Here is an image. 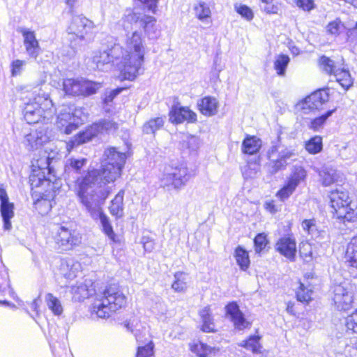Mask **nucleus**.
Segmentation results:
<instances>
[{"instance_id": "f257e3e1", "label": "nucleus", "mask_w": 357, "mask_h": 357, "mask_svg": "<svg viewBox=\"0 0 357 357\" xmlns=\"http://www.w3.org/2000/svg\"><path fill=\"white\" fill-rule=\"evenodd\" d=\"M146 48L142 34L135 30L126 33L121 60L118 64L121 79L133 80L143 72Z\"/></svg>"}, {"instance_id": "f03ea898", "label": "nucleus", "mask_w": 357, "mask_h": 357, "mask_svg": "<svg viewBox=\"0 0 357 357\" xmlns=\"http://www.w3.org/2000/svg\"><path fill=\"white\" fill-rule=\"evenodd\" d=\"M98 171L92 169L83 177L79 178L76 182V194L80 203L85 207L91 217H96L100 214L101 206L109 195L107 190L95 188L100 177Z\"/></svg>"}, {"instance_id": "7ed1b4c3", "label": "nucleus", "mask_w": 357, "mask_h": 357, "mask_svg": "<svg viewBox=\"0 0 357 357\" xmlns=\"http://www.w3.org/2000/svg\"><path fill=\"white\" fill-rule=\"evenodd\" d=\"M45 80L35 87L33 91L36 93L33 102H29L24 109V117L29 124L39 122H47L52 119L54 114V109L49 93L46 92L48 85Z\"/></svg>"}, {"instance_id": "20e7f679", "label": "nucleus", "mask_w": 357, "mask_h": 357, "mask_svg": "<svg viewBox=\"0 0 357 357\" xmlns=\"http://www.w3.org/2000/svg\"><path fill=\"white\" fill-rule=\"evenodd\" d=\"M126 298L116 286H109L98 295L92 305L91 313L98 318H109L113 313L126 305Z\"/></svg>"}, {"instance_id": "39448f33", "label": "nucleus", "mask_w": 357, "mask_h": 357, "mask_svg": "<svg viewBox=\"0 0 357 357\" xmlns=\"http://www.w3.org/2000/svg\"><path fill=\"white\" fill-rule=\"evenodd\" d=\"M126 161V155L116 147L107 149L103 154L102 170L98 176L104 183L114 182L121 175Z\"/></svg>"}, {"instance_id": "423d86ee", "label": "nucleus", "mask_w": 357, "mask_h": 357, "mask_svg": "<svg viewBox=\"0 0 357 357\" xmlns=\"http://www.w3.org/2000/svg\"><path fill=\"white\" fill-rule=\"evenodd\" d=\"M190 178L185 164L169 165L165 167L159 178L160 186L168 190H180Z\"/></svg>"}, {"instance_id": "0eeeda50", "label": "nucleus", "mask_w": 357, "mask_h": 357, "mask_svg": "<svg viewBox=\"0 0 357 357\" xmlns=\"http://www.w3.org/2000/svg\"><path fill=\"white\" fill-rule=\"evenodd\" d=\"M93 28V22L82 15L73 16L66 30L71 47L76 48L86 43Z\"/></svg>"}, {"instance_id": "6e6552de", "label": "nucleus", "mask_w": 357, "mask_h": 357, "mask_svg": "<svg viewBox=\"0 0 357 357\" xmlns=\"http://www.w3.org/2000/svg\"><path fill=\"white\" fill-rule=\"evenodd\" d=\"M139 23L143 28L146 35L150 39L158 37V33L156 28V19L150 15H141L140 13L129 11L122 20V26L125 31L132 29V24Z\"/></svg>"}, {"instance_id": "1a4fd4ad", "label": "nucleus", "mask_w": 357, "mask_h": 357, "mask_svg": "<svg viewBox=\"0 0 357 357\" xmlns=\"http://www.w3.org/2000/svg\"><path fill=\"white\" fill-rule=\"evenodd\" d=\"M52 234L56 245L61 250H70L81 243L79 234L66 225H54Z\"/></svg>"}, {"instance_id": "9d476101", "label": "nucleus", "mask_w": 357, "mask_h": 357, "mask_svg": "<svg viewBox=\"0 0 357 357\" xmlns=\"http://www.w3.org/2000/svg\"><path fill=\"white\" fill-rule=\"evenodd\" d=\"M102 84L83 79H65L63 81V90L70 96H88L96 93Z\"/></svg>"}, {"instance_id": "9b49d317", "label": "nucleus", "mask_w": 357, "mask_h": 357, "mask_svg": "<svg viewBox=\"0 0 357 357\" xmlns=\"http://www.w3.org/2000/svg\"><path fill=\"white\" fill-rule=\"evenodd\" d=\"M331 207L335 211L339 218L351 221L354 216V211L349 207L351 201L348 192L340 187L332 190L330 194Z\"/></svg>"}, {"instance_id": "f8f14e48", "label": "nucleus", "mask_w": 357, "mask_h": 357, "mask_svg": "<svg viewBox=\"0 0 357 357\" xmlns=\"http://www.w3.org/2000/svg\"><path fill=\"white\" fill-rule=\"evenodd\" d=\"M355 287L349 282L337 284L333 288V301L340 311L350 310L354 302Z\"/></svg>"}, {"instance_id": "ddd939ff", "label": "nucleus", "mask_w": 357, "mask_h": 357, "mask_svg": "<svg viewBox=\"0 0 357 357\" xmlns=\"http://www.w3.org/2000/svg\"><path fill=\"white\" fill-rule=\"evenodd\" d=\"M295 156V150L292 148L272 146L268 152L269 172L273 174L284 169L288 160Z\"/></svg>"}, {"instance_id": "4468645a", "label": "nucleus", "mask_w": 357, "mask_h": 357, "mask_svg": "<svg viewBox=\"0 0 357 357\" xmlns=\"http://www.w3.org/2000/svg\"><path fill=\"white\" fill-rule=\"evenodd\" d=\"M23 37V43L26 54L32 59H36L40 53V47L36 37V33L26 27L19 29Z\"/></svg>"}, {"instance_id": "2eb2a0df", "label": "nucleus", "mask_w": 357, "mask_h": 357, "mask_svg": "<svg viewBox=\"0 0 357 357\" xmlns=\"http://www.w3.org/2000/svg\"><path fill=\"white\" fill-rule=\"evenodd\" d=\"M275 250L289 260L294 261L296 254V239L291 235H287L278 239Z\"/></svg>"}, {"instance_id": "dca6fc26", "label": "nucleus", "mask_w": 357, "mask_h": 357, "mask_svg": "<svg viewBox=\"0 0 357 357\" xmlns=\"http://www.w3.org/2000/svg\"><path fill=\"white\" fill-rule=\"evenodd\" d=\"M50 135L45 128L31 132L24 137V144L29 149H38V147L47 143L50 139Z\"/></svg>"}, {"instance_id": "f3484780", "label": "nucleus", "mask_w": 357, "mask_h": 357, "mask_svg": "<svg viewBox=\"0 0 357 357\" xmlns=\"http://www.w3.org/2000/svg\"><path fill=\"white\" fill-rule=\"evenodd\" d=\"M80 269V264L73 259L66 258L59 261L56 271V275L66 280H72L77 276Z\"/></svg>"}, {"instance_id": "a211bd4d", "label": "nucleus", "mask_w": 357, "mask_h": 357, "mask_svg": "<svg viewBox=\"0 0 357 357\" xmlns=\"http://www.w3.org/2000/svg\"><path fill=\"white\" fill-rule=\"evenodd\" d=\"M169 121L173 123H181L184 121L188 123L195 122L196 114L187 107L173 106L169 112Z\"/></svg>"}, {"instance_id": "6ab92c4d", "label": "nucleus", "mask_w": 357, "mask_h": 357, "mask_svg": "<svg viewBox=\"0 0 357 357\" xmlns=\"http://www.w3.org/2000/svg\"><path fill=\"white\" fill-rule=\"evenodd\" d=\"M115 49L109 51L95 52L92 56V67L102 71L110 69L113 62V55H112V53Z\"/></svg>"}, {"instance_id": "aec40b11", "label": "nucleus", "mask_w": 357, "mask_h": 357, "mask_svg": "<svg viewBox=\"0 0 357 357\" xmlns=\"http://www.w3.org/2000/svg\"><path fill=\"white\" fill-rule=\"evenodd\" d=\"M98 126L93 124L88 127L85 130L80 132L75 135L73 139L69 141L66 144V149L68 152L75 146L89 142L93 137L98 135Z\"/></svg>"}, {"instance_id": "412c9836", "label": "nucleus", "mask_w": 357, "mask_h": 357, "mask_svg": "<svg viewBox=\"0 0 357 357\" xmlns=\"http://www.w3.org/2000/svg\"><path fill=\"white\" fill-rule=\"evenodd\" d=\"M72 107L68 106H63L61 109L59 114L57 116L56 120V126L65 134L69 135L73 130H75V128H70L73 122V116H72Z\"/></svg>"}, {"instance_id": "4be33fe9", "label": "nucleus", "mask_w": 357, "mask_h": 357, "mask_svg": "<svg viewBox=\"0 0 357 357\" xmlns=\"http://www.w3.org/2000/svg\"><path fill=\"white\" fill-rule=\"evenodd\" d=\"M226 312L237 329L243 330L250 326V324L245 319L236 303H229L226 306Z\"/></svg>"}, {"instance_id": "5701e85b", "label": "nucleus", "mask_w": 357, "mask_h": 357, "mask_svg": "<svg viewBox=\"0 0 357 357\" xmlns=\"http://www.w3.org/2000/svg\"><path fill=\"white\" fill-rule=\"evenodd\" d=\"M50 158L45 151L40 150L31 162V169H40L48 174L51 172Z\"/></svg>"}, {"instance_id": "b1692460", "label": "nucleus", "mask_w": 357, "mask_h": 357, "mask_svg": "<svg viewBox=\"0 0 357 357\" xmlns=\"http://www.w3.org/2000/svg\"><path fill=\"white\" fill-rule=\"evenodd\" d=\"M201 113L205 116H213L218 112V102L215 98L204 97L198 104Z\"/></svg>"}, {"instance_id": "393cba45", "label": "nucleus", "mask_w": 357, "mask_h": 357, "mask_svg": "<svg viewBox=\"0 0 357 357\" xmlns=\"http://www.w3.org/2000/svg\"><path fill=\"white\" fill-rule=\"evenodd\" d=\"M29 183L31 189L50 184V181L46 178V172L36 169H31V172L29 176Z\"/></svg>"}, {"instance_id": "a878e982", "label": "nucleus", "mask_w": 357, "mask_h": 357, "mask_svg": "<svg viewBox=\"0 0 357 357\" xmlns=\"http://www.w3.org/2000/svg\"><path fill=\"white\" fill-rule=\"evenodd\" d=\"M123 197L124 191L120 190L112 200L111 205L109 207L110 213L116 218H121L123 215Z\"/></svg>"}, {"instance_id": "bb28decb", "label": "nucleus", "mask_w": 357, "mask_h": 357, "mask_svg": "<svg viewBox=\"0 0 357 357\" xmlns=\"http://www.w3.org/2000/svg\"><path fill=\"white\" fill-rule=\"evenodd\" d=\"M93 220H99L102 230L104 234L112 241H116V234L114 232L112 226L109 218L103 213L102 209L100 211V214L96 217H91Z\"/></svg>"}, {"instance_id": "cd10ccee", "label": "nucleus", "mask_w": 357, "mask_h": 357, "mask_svg": "<svg viewBox=\"0 0 357 357\" xmlns=\"http://www.w3.org/2000/svg\"><path fill=\"white\" fill-rule=\"evenodd\" d=\"M261 146V141L255 136H248L242 143V151L244 153L253 155L259 151Z\"/></svg>"}, {"instance_id": "c85d7f7f", "label": "nucleus", "mask_w": 357, "mask_h": 357, "mask_svg": "<svg viewBox=\"0 0 357 357\" xmlns=\"http://www.w3.org/2000/svg\"><path fill=\"white\" fill-rule=\"evenodd\" d=\"M310 102H312V107L315 110H319L322 105L328 101L329 96L326 90L321 89L317 91L308 96Z\"/></svg>"}, {"instance_id": "c756f323", "label": "nucleus", "mask_w": 357, "mask_h": 357, "mask_svg": "<svg viewBox=\"0 0 357 357\" xmlns=\"http://www.w3.org/2000/svg\"><path fill=\"white\" fill-rule=\"evenodd\" d=\"M345 257L351 266L357 268V234L347 244Z\"/></svg>"}, {"instance_id": "7c9ffc66", "label": "nucleus", "mask_w": 357, "mask_h": 357, "mask_svg": "<svg viewBox=\"0 0 357 357\" xmlns=\"http://www.w3.org/2000/svg\"><path fill=\"white\" fill-rule=\"evenodd\" d=\"M14 206L10 202L1 203L0 212L3 220V227L6 230H10L12 227L10 219L14 216Z\"/></svg>"}, {"instance_id": "2f4dec72", "label": "nucleus", "mask_w": 357, "mask_h": 357, "mask_svg": "<svg viewBox=\"0 0 357 357\" xmlns=\"http://www.w3.org/2000/svg\"><path fill=\"white\" fill-rule=\"evenodd\" d=\"M333 75L344 89H348L353 84L349 72L344 68H337Z\"/></svg>"}, {"instance_id": "473e14b6", "label": "nucleus", "mask_w": 357, "mask_h": 357, "mask_svg": "<svg viewBox=\"0 0 357 357\" xmlns=\"http://www.w3.org/2000/svg\"><path fill=\"white\" fill-rule=\"evenodd\" d=\"M323 185L328 186L338 181L341 175L339 172L332 168L326 167L319 172Z\"/></svg>"}, {"instance_id": "72a5a7b5", "label": "nucleus", "mask_w": 357, "mask_h": 357, "mask_svg": "<svg viewBox=\"0 0 357 357\" xmlns=\"http://www.w3.org/2000/svg\"><path fill=\"white\" fill-rule=\"evenodd\" d=\"M45 301L47 306L55 316H60L63 312V305L59 298L52 294L45 295Z\"/></svg>"}, {"instance_id": "f704fd0d", "label": "nucleus", "mask_w": 357, "mask_h": 357, "mask_svg": "<svg viewBox=\"0 0 357 357\" xmlns=\"http://www.w3.org/2000/svg\"><path fill=\"white\" fill-rule=\"evenodd\" d=\"M71 291L73 294L74 299L79 301L88 298L93 293V289H89L86 284L82 282H80L75 286H73Z\"/></svg>"}, {"instance_id": "c9c22d12", "label": "nucleus", "mask_w": 357, "mask_h": 357, "mask_svg": "<svg viewBox=\"0 0 357 357\" xmlns=\"http://www.w3.org/2000/svg\"><path fill=\"white\" fill-rule=\"evenodd\" d=\"M234 257L236 259L237 264L240 268L243 271H245L248 268L250 261L249 258L248 252L241 246H238L234 252Z\"/></svg>"}, {"instance_id": "e433bc0d", "label": "nucleus", "mask_w": 357, "mask_h": 357, "mask_svg": "<svg viewBox=\"0 0 357 357\" xmlns=\"http://www.w3.org/2000/svg\"><path fill=\"white\" fill-rule=\"evenodd\" d=\"M261 337L259 335H251L248 340H243L239 343V346L245 348L255 354H260L262 349L259 340Z\"/></svg>"}, {"instance_id": "4c0bfd02", "label": "nucleus", "mask_w": 357, "mask_h": 357, "mask_svg": "<svg viewBox=\"0 0 357 357\" xmlns=\"http://www.w3.org/2000/svg\"><path fill=\"white\" fill-rule=\"evenodd\" d=\"M306 176V171L304 168L301 166H295L294 167L287 182L296 188L301 182L305 181Z\"/></svg>"}, {"instance_id": "58836bf2", "label": "nucleus", "mask_w": 357, "mask_h": 357, "mask_svg": "<svg viewBox=\"0 0 357 357\" xmlns=\"http://www.w3.org/2000/svg\"><path fill=\"white\" fill-rule=\"evenodd\" d=\"M68 107H72V116L73 122L70 126V128H75V130L79 125L83 124L88 118V114L84 111L82 108H77L73 105H69Z\"/></svg>"}, {"instance_id": "ea45409f", "label": "nucleus", "mask_w": 357, "mask_h": 357, "mask_svg": "<svg viewBox=\"0 0 357 357\" xmlns=\"http://www.w3.org/2000/svg\"><path fill=\"white\" fill-rule=\"evenodd\" d=\"M188 275L183 272H176L174 274V281L172 288L176 292H184L188 288Z\"/></svg>"}, {"instance_id": "a19ab883", "label": "nucleus", "mask_w": 357, "mask_h": 357, "mask_svg": "<svg viewBox=\"0 0 357 357\" xmlns=\"http://www.w3.org/2000/svg\"><path fill=\"white\" fill-rule=\"evenodd\" d=\"M199 314L203 322L202 331L206 333L214 331L215 326L211 319V311L209 307H205L204 308H203L200 311Z\"/></svg>"}, {"instance_id": "79ce46f5", "label": "nucleus", "mask_w": 357, "mask_h": 357, "mask_svg": "<svg viewBox=\"0 0 357 357\" xmlns=\"http://www.w3.org/2000/svg\"><path fill=\"white\" fill-rule=\"evenodd\" d=\"M190 349L199 357H208L215 351V349L210 347L202 342H197L190 345Z\"/></svg>"}, {"instance_id": "37998d69", "label": "nucleus", "mask_w": 357, "mask_h": 357, "mask_svg": "<svg viewBox=\"0 0 357 357\" xmlns=\"http://www.w3.org/2000/svg\"><path fill=\"white\" fill-rule=\"evenodd\" d=\"M194 10L196 17L201 21L204 22L211 17V11L209 6L204 1H199L194 6Z\"/></svg>"}, {"instance_id": "c03bdc74", "label": "nucleus", "mask_w": 357, "mask_h": 357, "mask_svg": "<svg viewBox=\"0 0 357 357\" xmlns=\"http://www.w3.org/2000/svg\"><path fill=\"white\" fill-rule=\"evenodd\" d=\"M289 61L290 59L287 55L280 54L275 57L274 68L278 75L284 76L285 75L286 68Z\"/></svg>"}, {"instance_id": "a18cd8bd", "label": "nucleus", "mask_w": 357, "mask_h": 357, "mask_svg": "<svg viewBox=\"0 0 357 357\" xmlns=\"http://www.w3.org/2000/svg\"><path fill=\"white\" fill-rule=\"evenodd\" d=\"M164 125V119L157 117L149 120L143 126V132L146 134H154L155 131L160 129Z\"/></svg>"}, {"instance_id": "49530a36", "label": "nucleus", "mask_w": 357, "mask_h": 357, "mask_svg": "<svg viewBox=\"0 0 357 357\" xmlns=\"http://www.w3.org/2000/svg\"><path fill=\"white\" fill-rule=\"evenodd\" d=\"M93 125L98 127V134L114 132L119 128L118 123L109 119H104Z\"/></svg>"}, {"instance_id": "de8ad7c7", "label": "nucleus", "mask_w": 357, "mask_h": 357, "mask_svg": "<svg viewBox=\"0 0 357 357\" xmlns=\"http://www.w3.org/2000/svg\"><path fill=\"white\" fill-rule=\"evenodd\" d=\"M302 228L307 231L312 238H318L321 235V231L319 230L318 226L314 219L304 220L301 224Z\"/></svg>"}, {"instance_id": "09e8293b", "label": "nucleus", "mask_w": 357, "mask_h": 357, "mask_svg": "<svg viewBox=\"0 0 357 357\" xmlns=\"http://www.w3.org/2000/svg\"><path fill=\"white\" fill-rule=\"evenodd\" d=\"M322 138L314 136L305 143V149L311 154H316L322 150Z\"/></svg>"}, {"instance_id": "8fccbe9b", "label": "nucleus", "mask_w": 357, "mask_h": 357, "mask_svg": "<svg viewBox=\"0 0 357 357\" xmlns=\"http://www.w3.org/2000/svg\"><path fill=\"white\" fill-rule=\"evenodd\" d=\"M260 170V165L257 162L248 163L242 169V174L245 179L253 178L257 176Z\"/></svg>"}, {"instance_id": "3c124183", "label": "nucleus", "mask_w": 357, "mask_h": 357, "mask_svg": "<svg viewBox=\"0 0 357 357\" xmlns=\"http://www.w3.org/2000/svg\"><path fill=\"white\" fill-rule=\"evenodd\" d=\"M334 112H335V109L329 110V111L326 112V113H325L324 114H322L321 116L312 119L310 121V124L309 126L310 128H311L315 131L321 129L323 127V126L325 123L327 119L330 116H331Z\"/></svg>"}, {"instance_id": "603ef678", "label": "nucleus", "mask_w": 357, "mask_h": 357, "mask_svg": "<svg viewBox=\"0 0 357 357\" xmlns=\"http://www.w3.org/2000/svg\"><path fill=\"white\" fill-rule=\"evenodd\" d=\"M312 290L308 289L302 283H299V287L296 291V298L300 302L307 303L311 300Z\"/></svg>"}, {"instance_id": "864d4df0", "label": "nucleus", "mask_w": 357, "mask_h": 357, "mask_svg": "<svg viewBox=\"0 0 357 357\" xmlns=\"http://www.w3.org/2000/svg\"><path fill=\"white\" fill-rule=\"evenodd\" d=\"M299 251L301 258L305 262H310L312 260V246L310 243L307 242L302 243Z\"/></svg>"}, {"instance_id": "5fc2aeb1", "label": "nucleus", "mask_w": 357, "mask_h": 357, "mask_svg": "<svg viewBox=\"0 0 357 357\" xmlns=\"http://www.w3.org/2000/svg\"><path fill=\"white\" fill-rule=\"evenodd\" d=\"M200 145V140L196 136L189 135L187 136L183 142V147L189 149L191 151H197Z\"/></svg>"}, {"instance_id": "6e6d98bb", "label": "nucleus", "mask_w": 357, "mask_h": 357, "mask_svg": "<svg viewBox=\"0 0 357 357\" xmlns=\"http://www.w3.org/2000/svg\"><path fill=\"white\" fill-rule=\"evenodd\" d=\"M87 160L84 158H69L67 161V163L66 165V169L71 168L72 169L79 172L86 164Z\"/></svg>"}, {"instance_id": "4d7b16f0", "label": "nucleus", "mask_w": 357, "mask_h": 357, "mask_svg": "<svg viewBox=\"0 0 357 357\" xmlns=\"http://www.w3.org/2000/svg\"><path fill=\"white\" fill-rule=\"evenodd\" d=\"M26 61L24 60L15 59L10 64V72L13 77L20 75L24 69Z\"/></svg>"}, {"instance_id": "13d9d810", "label": "nucleus", "mask_w": 357, "mask_h": 357, "mask_svg": "<svg viewBox=\"0 0 357 357\" xmlns=\"http://www.w3.org/2000/svg\"><path fill=\"white\" fill-rule=\"evenodd\" d=\"M235 10L245 20L250 21L254 17V13L251 8L243 4H235Z\"/></svg>"}, {"instance_id": "bf43d9fd", "label": "nucleus", "mask_w": 357, "mask_h": 357, "mask_svg": "<svg viewBox=\"0 0 357 357\" xmlns=\"http://www.w3.org/2000/svg\"><path fill=\"white\" fill-rule=\"evenodd\" d=\"M344 28V26L342 22L336 19L327 25L326 29L331 35L337 36L343 31Z\"/></svg>"}, {"instance_id": "052dcab7", "label": "nucleus", "mask_w": 357, "mask_h": 357, "mask_svg": "<svg viewBox=\"0 0 357 357\" xmlns=\"http://www.w3.org/2000/svg\"><path fill=\"white\" fill-rule=\"evenodd\" d=\"M345 325L348 332L357 334V309L346 318Z\"/></svg>"}, {"instance_id": "680f3d73", "label": "nucleus", "mask_w": 357, "mask_h": 357, "mask_svg": "<svg viewBox=\"0 0 357 357\" xmlns=\"http://www.w3.org/2000/svg\"><path fill=\"white\" fill-rule=\"evenodd\" d=\"M320 64L323 70L330 75H333L334 71L337 68L335 66L333 61L325 56L321 57Z\"/></svg>"}, {"instance_id": "e2e57ef3", "label": "nucleus", "mask_w": 357, "mask_h": 357, "mask_svg": "<svg viewBox=\"0 0 357 357\" xmlns=\"http://www.w3.org/2000/svg\"><path fill=\"white\" fill-rule=\"evenodd\" d=\"M254 243L255 252L259 253L265 248L268 243L266 236L264 234H257L254 239Z\"/></svg>"}, {"instance_id": "0e129e2a", "label": "nucleus", "mask_w": 357, "mask_h": 357, "mask_svg": "<svg viewBox=\"0 0 357 357\" xmlns=\"http://www.w3.org/2000/svg\"><path fill=\"white\" fill-rule=\"evenodd\" d=\"M308 101L309 98L307 96L304 100H301L297 104L296 108L298 111H301V114H307L315 111L314 107H312L313 105L312 104V102H310Z\"/></svg>"}, {"instance_id": "69168bd1", "label": "nucleus", "mask_w": 357, "mask_h": 357, "mask_svg": "<svg viewBox=\"0 0 357 357\" xmlns=\"http://www.w3.org/2000/svg\"><path fill=\"white\" fill-rule=\"evenodd\" d=\"M153 347L154 345L152 342L144 347H139L137 357H154Z\"/></svg>"}, {"instance_id": "338daca9", "label": "nucleus", "mask_w": 357, "mask_h": 357, "mask_svg": "<svg viewBox=\"0 0 357 357\" xmlns=\"http://www.w3.org/2000/svg\"><path fill=\"white\" fill-rule=\"evenodd\" d=\"M152 312L158 316H164L167 311V305L160 298H157L155 304L151 307Z\"/></svg>"}, {"instance_id": "774afa93", "label": "nucleus", "mask_w": 357, "mask_h": 357, "mask_svg": "<svg viewBox=\"0 0 357 357\" xmlns=\"http://www.w3.org/2000/svg\"><path fill=\"white\" fill-rule=\"evenodd\" d=\"M295 190L296 188L287 182V183L278 192L277 196L281 201H284L289 198Z\"/></svg>"}]
</instances>
